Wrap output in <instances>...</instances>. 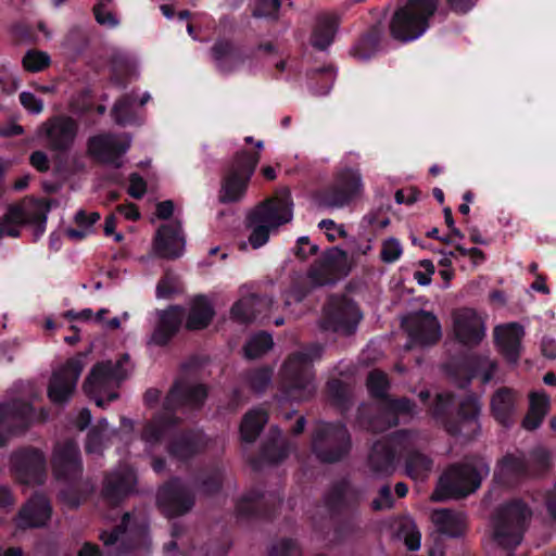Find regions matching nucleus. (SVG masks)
<instances>
[{"instance_id":"obj_1","label":"nucleus","mask_w":556,"mask_h":556,"mask_svg":"<svg viewBox=\"0 0 556 556\" xmlns=\"http://www.w3.org/2000/svg\"><path fill=\"white\" fill-rule=\"evenodd\" d=\"M204 386L189 381H178L169 391L164 402V412L150 421L142 433V440L150 448L170 438L168 452L176 458L185 459L198 452L203 445L200 433L174 434V426L178 418L172 415L178 410H192L199 408L206 399Z\"/></svg>"},{"instance_id":"obj_2","label":"nucleus","mask_w":556,"mask_h":556,"mask_svg":"<svg viewBox=\"0 0 556 556\" xmlns=\"http://www.w3.org/2000/svg\"><path fill=\"white\" fill-rule=\"evenodd\" d=\"M323 348L314 344L292 353L280 370V387L286 400L302 401L315 391L312 364L320 358Z\"/></svg>"},{"instance_id":"obj_3","label":"nucleus","mask_w":556,"mask_h":556,"mask_svg":"<svg viewBox=\"0 0 556 556\" xmlns=\"http://www.w3.org/2000/svg\"><path fill=\"white\" fill-rule=\"evenodd\" d=\"M293 217V203L288 191L256 207L249 217L252 229L249 243L253 249L264 245L273 230L289 223Z\"/></svg>"},{"instance_id":"obj_4","label":"nucleus","mask_w":556,"mask_h":556,"mask_svg":"<svg viewBox=\"0 0 556 556\" xmlns=\"http://www.w3.org/2000/svg\"><path fill=\"white\" fill-rule=\"evenodd\" d=\"M131 371L128 355H123L116 362L105 361L93 366L84 383V391L103 407L106 402L114 401L118 394L115 391L121 382Z\"/></svg>"},{"instance_id":"obj_5","label":"nucleus","mask_w":556,"mask_h":556,"mask_svg":"<svg viewBox=\"0 0 556 556\" xmlns=\"http://www.w3.org/2000/svg\"><path fill=\"white\" fill-rule=\"evenodd\" d=\"M490 472L489 465L482 459L452 466L440 478L437 489L431 495L432 501H444L452 497L466 496L475 492L481 480Z\"/></svg>"},{"instance_id":"obj_6","label":"nucleus","mask_w":556,"mask_h":556,"mask_svg":"<svg viewBox=\"0 0 556 556\" xmlns=\"http://www.w3.org/2000/svg\"><path fill=\"white\" fill-rule=\"evenodd\" d=\"M440 0H407L389 23L391 35H424L430 26Z\"/></svg>"},{"instance_id":"obj_7","label":"nucleus","mask_w":556,"mask_h":556,"mask_svg":"<svg viewBox=\"0 0 556 556\" xmlns=\"http://www.w3.org/2000/svg\"><path fill=\"white\" fill-rule=\"evenodd\" d=\"M49 206L39 200H25L21 204L11 206L0 222V239L4 237L16 238L25 224L36 226V237H40L46 229Z\"/></svg>"},{"instance_id":"obj_8","label":"nucleus","mask_w":556,"mask_h":556,"mask_svg":"<svg viewBox=\"0 0 556 556\" xmlns=\"http://www.w3.org/2000/svg\"><path fill=\"white\" fill-rule=\"evenodd\" d=\"M363 192L362 175L357 169L343 168L336 175L333 182L319 193L315 201L318 206L338 210L349 205Z\"/></svg>"},{"instance_id":"obj_9","label":"nucleus","mask_w":556,"mask_h":556,"mask_svg":"<svg viewBox=\"0 0 556 556\" xmlns=\"http://www.w3.org/2000/svg\"><path fill=\"white\" fill-rule=\"evenodd\" d=\"M529 509L520 502H513L497 513L493 522V540L505 549L520 544Z\"/></svg>"},{"instance_id":"obj_10","label":"nucleus","mask_w":556,"mask_h":556,"mask_svg":"<svg viewBox=\"0 0 556 556\" xmlns=\"http://www.w3.org/2000/svg\"><path fill=\"white\" fill-rule=\"evenodd\" d=\"M350 450V437L341 424H319L313 437V451L327 463L339 460Z\"/></svg>"},{"instance_id":"obj_11","label":"nucleus","mask_w":556,"mask_h":556,"mask_svg":"<svg viewBox=\"0 0 556 556\" xmlns=\"http://www.w3.org/2000/svg\"><path fill=\"white\" fill-rule=\"evenodd\" d=\"M258 155L248 152L238 153L229 173L226 175L219 191V201L231 203L240 201L247 190L249 180L253 175Z\"/></svg>"},{"instance_id":"obj_12","label":"nucleus","mask_w":556,"mask_h":556,"mask_svg":"<svg viewBox=\"0 0 556 556\" xmlns=\"http://www.w3.org/2000/svg\"><path fill=\"white\" fill-rule=\"evenodd\" d=\"M85 365V356L77 355L53 371L48 387V397L52 403L63 404L72 397Z\"/></svg>"},{"instance_id":"obj_13","label":"nucleus","mask_w":556,"mask_h":556,"mask_svg":"<svg viewBox=\"0 0 556 556\" xmlns=\"http://www.w3.org/2000/svg\"><path fill=\"white\" fill-rule=\"evenodd\" d=\"M453 331L462 344L476 346L485 337V316L470 307L456 309L453 313Z\"/></svg>"},{"instance_id":"obj_14","label":"nucleus","mask_w":556,"mask_h":556,"mask_svg":"<svg viewBox=\"0 0 556 556\" xmlns=\"http://www.w3.org/2000/svg\"><path fill=\"white\" fill-rule=\"evenodd\" d=\"M409 438V433L399 432L391 438H383L375 443L367 464L370 475L380 477L392 473L397 447L404 445Z\"/></svg>"},{"instance_id":"obj_15","label":"nucleus","mask_w":556,"mask_h":556,"mask_svg":"<svg viewBox=\"0 0 556 556\" xmlns=\"http://www.w3.org/2000/svg\"><path fill=\"white\" fill-rule=\"evenodd\" d=\"M361 317L358 308L353 302L343 298L331 299L326 307L323 327L327 330L350 334L354 331Z\"/></svg>"},{"instance_id":"obj_16","label":"nucleus","mask_w":556,"mask_h":556,"mask_svg":"<svg viewBox=\"0 0 556 556\" xmlns=\"http://www.w3.org/2000/svg\"><path fill=\"white\" fill-rule=\"evenodd\" d=\"M48 412L43 408L35 410L34 407L20 400L12 403H0V426L11 431L22 430L35 421H45Z\"/></svg>"},{"instance_id":"obj_17","label":"nucleus","mask_w":556,"mask_h":556,"mask_svg":"<svg viewBox=\"0 0 556 556\" xmlns=\"http://www.w3.org/2000/svg\"><path fill=\"white\" fill-rule=\"evenodd\" d=\"M130 142V137L126 135L94 136L88 142V151L100 162L119 167L122 165L119 159L129 149Z\"/></svg>"},{"instance_id":"obj_18","label":"nucleus","mask_w":556,"mask_h":556,"mask_svg":"<svg viewBox=\"0 0 556 556\" xmlns=\"http://www.w3.org/2000/svg\"><path fill=\"white\" fill-rule=\"evenodd\" d=\"M186 240L179 222L162 224L153 239L154 253L163 258H177L185 251Z\"/></svg>"},{"instance_id":"obj_19","label":"nucleus","mask_w":556,"mask_h":556,"mask_svg":"<svg viewBox=\"0 0 556 556\" xmlns=\"http://www.w3.org/2000/svg\"><path fill=\"white\" fill-rule=\"evenodd\" d=\"M412 344L428 345L441 337V327L437 317L429 312H419L403 320Z\"/></svg>"},{"instance_id":"obj_20","label":"nucleus","mask_w":556,"mask_h":556,"mask_svg":"<svg viewBox=\"0 0 556 556\" xmlns=\"http://www.w3.org/2000/svg\"><path fill=\"white\" fill-rule=\"evenodd\" d=\"M157 504L169 517L187 513L193 505L190 491L178 480H173L157 493Z\"/></svg>"},{"instance_id":"obj_21","label":"nucleus","mask_w":556,"mask_h":556,"mask_svg":"<svg viewBox=\"0 0 556 556\" xmlns=\"http://www.w3.org/2000/svg\"><path fill=\"white\" fill-rule=\"evenodd\" d=\"M53 470L60 480L72 482L83 471L78 446L73 441L59 443L53 454Z\"/></svg>"},{"instance_id":"obj_22","label":"nucleus","mask_w":556,"mask_h":556,"mask_svg":"<svg viewBox=\"0 0 556 556\" xmlns=\"http://www.w3.org/2000/svg\"><path fill=\"white\" fill-rule=\"evenodd\" d=\"M12 466L18 479L25 484L41 483L43 481L46 459L38 450H25L15 453L12 456Z\"/></svg>"},{"instance_id":"obj_23","label":"nucleus","mask_w":556,"mask_h":556,"mask_svg":"<svg viewBox=\"0 0 556 556\" xmlns=\"http://www.w3.org/2000/svg\"><path fill=\"white\" fill-rule=\"evenodd\" d=\"M495 344L501 354L511 364L520 357L525 328L518 323L497 325L493 331Z\"/></svg>"},{"instance_id":"obj_24","label":"nucleus","mask_w":556,"mask_h":556,"mask_svg":"<svg viewBox=\"0 0 556 556\" xmlns=\"http://www.w3.org/2000/svg\"><path fill=\"white\" fill-rule=\"evenodd\" d=\"M40 131L45 134L49 144L56 150H65L73 142L77 134V125L74 119L58 116L46 122Z\"/></svg>"},{"instance_id":"obj_25","label":"nucleus","mask_w":556,"mask_h":556,"mask_svg":"<svg viewBox=\"0 0 556 556\" xmlns=\"http://www.w3.org/2000/svg\"><path fill=\"white\" fill-rule=\"evenodd\" d=\"M136 484V475L131 468L121 465L104 481L103 495L110 504H117L128 495Z\"/></svg>"},{"instance_id":"obj_26","label":"nucleus","mask_w":556,"mask_h":556,"mask_svg":"<svg viewBox=\"0 0 556 556\" xmlns=\"http://www.w3.org/2000/svg\"><path fill=\"white\" fill-rule=\"evenodd\" d=\"M185 317V311L180 306H172L159 313V324L154 329L150 343L154 345H165L178 331Z\"/></svg>"},{"instance_id":"obj_27","label":"nucleus","mask_w":556,"mask_h":556,"mask_svg":"<svg viewBox=\"0 0 556 556\" xmlns=\"http://www.w3.org/2000/svg\"><path fill=\"white\" fill-rule=\"evenodd\" d=\"M437 532L448 538L460 536L466 530V517L463 513L442 508L435 509L430 516Z\"/></svg>"},{"instance_id":"obj_28","label":"nucleus","mask_w":556,"mask_h":556,"mask_svg":"<svg viewBox=\"0 0 556 556\" xmlns=\"http://www.w3.org/2000/svg\"><path fill=\"white\" fill-rule=\"evenodd\" d=\"M479 413L480 404L478 399L472 395L467 396L459 406V426L447 425V431L452 434H462L466 438L473 435L479 429Z\"/></svg>"},{"instance_id":"obj_29","label":"nucleus","mask_w":556,"mask_h":556,"mask_svg":"<svg viewBox=\"0 0 556 556\" xmlns=\"http://www.w3.org/2000/svg\"><path fill=\"white\" fill-rule=\"evenodd\" d=\"M51 508L42 495L34 496L20 511L17 525L21 528L43 526L50 518Z\"/></svg>"},{"instance_id":"obj_30","label":"nucleus","mask_w":556,"mask_h":556,"mask_svg":"<svg viewBox=\"0 0 556 556\" xmlns=\"http://www.w3.org/2000/svg\"><path fill=\"white\" fill-rule=\"evenodd\" d=\"M528 473V465L521 454L506 455L498 464L495 480L505 485L518 481Z\"/></svg>"},{"instance_id":"obj_31","label":"nucleus","mask_w":556,"mask_h":556,"mask_svg":"<svg viewBox=\"0 0 556 556\" xmlns=\"http://www.w3.org/2000/svg\"><path fill=\"white\" fill-rule=\"evenodd\" d=\"M215 312L210 300L204 295L195 296L189 305L186 327L189 330H200L208 326Z\"/></svg>"},{"instance_id":"obj_32","label":"nucleus","mask_w":556,"mask_h":556,"mask_svg":"<svg viewBox=\"0 0 556 556\" xmlns=\"http://www.w3.org/2000/svg\"><path fill=\"white\" fill-rule=\"evenodd\" d=\"M273 304L271 299L250 295L240 299L231 307V317L238 323H250L261 313V308Z\"/></svg>"},{"instance_id":"obj_33","label":"nucleus","mask_w":556,"mask_h":556,"mask_svg":"<svg viewBox=\"0 0 556 556\" xmlns=\"http://www.w3.org/2000/svg\"><path fill=\"white\" fill-rule=\"evenodd\" d=\"M516 404V393L507 388L495 392L491 400V409L495 419L504 426L510 422Z\"/></svg>"},{"instance_id":"obj_34","label":"nucleus","mask_w":556,"mask_h":556,"mask_svg":"<svg viewBox=\"0 0 556 556\" xmlns=\"http://www.w3.org/2000/svg\"><path fill=\"white\" fill-rule=\"evenodd\" d=\"M345 258V252L339 249L332 250L327 256L326 264L315 266L308 271L305 278V285H309V287L314 288L331 283L334 280L331 275V263L333 261Z\"/></svg>"},{"instance_id":"obj_35","label":"nucleus","mask_w":556,"mask_h":556,"mask_svg":"<svg viewBox=\"0 0 556 556\" xmlns=\"http://www.w3.org/2000/svg\"><path fill=\"white\" fill-rule=\"evenodd\" d=\"M417 37H361L353 48V54L361 59L367 60L376 54L380 47L387 43L388 39H394L401 45L408 43Z\"/></svg>"},{"instance_id":"obj_36","label":"nucleus","mask_w":556,"mask_h":556,"mask_svg":"<svg viewBox=\"0 0 556 556\" xmlns=\"http://www.w3.org/2000/svg\"><path fill=\"white\" fill-rule=\"evenodd\" d=\"M548 397L544 393H532L530 408L523 418L522 426L528 430L536 429L543 421L548 409Z\"/></svg>"},{"instance_id":"obj_37","label":"nucleus","mask_w":556,"mask_h":556,"mask_svg":"<svg viewBox=\"0 0 556 556\" xmlns=\"http://www.w3.org/2000/svg\"><path fill=\"white\" fill-rule=\"evenodd\" d=\"M415 414L414 404L407 399H401L396 401H389L386 403V416L388 420L383 424V427L378 428L380 417L372 421V430H384L393 425H396L397 419L395 416H413Z\"/></svg>"},{"instance_id":"obj_38","label":"nucleus","mask_w":556,"mask_h":556,"mask_svg":"<svg viewBox=\"0 0 556 556\" xmlns=\"http://www.w3.org/2000/svg\"><path fill=\"white\" fill-rule=\"evenodd\" d=\"M267 421V414L261 408L247 413L240 426L241 438L245 442H253Z\"/></svg>"},{"instance_id":"obj_39","label":"nucleus","mask_w":556,"mask_h":556,"mask_svg":"<svg viewBox=\"0 0 556 556\" xmlns=\"http://www.w3.org/2000/svg\"><path fill=\"white\" fill-rule=\"evenodd\" d=\"M115 434V431L109 427L105 419L99 421L89 433L86 443V452L88 454H101L106 446V441Z\"/></svg>"},{"instance_id":"obj_40","label":"nucleus","mask_w":556,"mask_h":556,"mask_svg":"<svg viewBox=\"0 0 556 556\" xmlns=\"http://www.w3.org/2000/svg\"><path fill=\"white\" fill-rule=\"evenodd\" d=\"M432 462L418 452L408 454L405 463L406 473L415 481H424L431 471Z\"/></svg>"},{"instance_id":"obj_41","label":"nucleus","mask_w":556,"mask_h":556,"mask_svg":"<svg viewBox=\"0 0 556 556\" xmlns=\"http://www.w3.org/2000/svg\"><path fill=\"white\" fill-rule=\"evenodd\" d=\"M213 58L217 66L223 72H230L233 66L240 61L238 53L232 49L229 41L226 39L218 40L212 50Z\"/></svg>"},{"instance_id":"obj_42","label":"nucleus","mask_w":556,"mask_h":556,"mask_svg":"<svg viewBox=\"0 0 556 556\" xmlns=\"http://www.w3.org/2000/svg\"><path fill=\"white\" fill-rule=\"evenodd\" d=\"M396 534L410 551L420 548L421 533L410 517H402L396 523Z\"/></svg>"},{"instance_id":"obj_43","label":"nucleus","mask_w":556,"mask_h":556,"mask_svg":"<svg viewBox=\"0 0 556 556\" xmlns=\"http://www.w3.org/2000/svg\"><path fill=\"white\" fill-rule=\"evenodd\" d=\"M129 520L130 515L125 514L123 517L122 526H119L110 533L103 532L101 534V540L103 541L105 546H115L112 551L109 552L110 554H121L130 549L125 545V536Z\"/></svg>"},{"instance_id":"obj_44","label":"nucleus","mask_w":556,"mask_h":556,"mask_svg":"<svg viewBox=\"0 0 556 556\" xmlns=\"http://www.w3.org/2000/svg\"><path fill=\"white\" fill-rule=\"evenodd\" d=\"M273 339L266 332H260L252 336L244 345V356L253 359L261 357L273 348Z\"/></svg>"},{"instance_id":"obj_45","label":"nucleus","mask_w":556,"mask_h":556,"mask_svg":"<svg viewBox=\"0 0 556 556\" xmlns=\"http://www.w3.org/2000/svg\"><path fill=\"white\" fill-rule=\"evenodd\" d=\"M253 17L277 21L281 8V0H251Z\"/></svg>"},{"instance_id":"obj_46","label":"nucleus","mask_w":556,"mask_h":556,"mask_svg":"<svg viewBox=\"0 0 556 556\" xmlns=\"http://www.w3.org/2000/svg\"><path fill=\"white\" fill-rule=\"evenodd\" d=\"M112 116L115 123L122 126L137 123V115L134 111L132 101L129 96L123 97L114 104L112 109Z\"/></svg>"},{"instance_id":"obj_47","label":"nucleus","mask_w":556,"mask_h":556,"mask_svg":"<svg viewBox=\"0 0 556 556\" xmlns=\"http://www.w3.org/2000/svg\"><path fill=\"white\" fill-rule=\"evenodd\" d=\"M290 445L281 437L279 430H275L271 441L264 448V456L273 463H278L287 457Z\"/></svg>"},{"instance_id":"obj_48","label":"nucleus","mask_w":556,"mask_h":556,"mask_svg":"<svg viewBox=\"0 0 556 556\" xmlns=\"http://www.w3.org/2000/svg\"><path fill=\"white\" fill-rule=\"evenodd\" d=\"M339 25L340 17L336 13H320L315 20L314 35H334Z\"/></svg>"},{"instance_id":"obj_49","label":"nucleus","mask_w":556,"mask_h":556,"mask_svg":"<svg viewBox=\"0 0 556 556\" xmlns=\"http://www.w3.org/2000/svg\"><path fill=\"white\" fill-rule=\"evenodd\" d=\"M50 64V56L42 51L30 50L23 58V65L29 72H40Z\"/></svg>"},{"instance_id":"obj_50","label":"nucleus","mask_w":556,"mask_h":556,"mask_svg":"<svg viewBox=\"0 0 556 556\" xmlns=\"http://www.w3.org/2000/svg\"><path fill=\"white\" fill-rule=\"evenodd\" d=\"M403 253L400 241L393 237L382 241L380 257L384 263L397 261Z\"/></svg>"},{"instance_id":"obj_51","label":"nucleus","mask_w":556,"mask_h":556,"mask_svg":"<svg viewBox=\"0 0 556 556\" xmlns=\"http://www.w3.org/2000/svg\"><path fill=\"white\" fill-rule=\"evenodd\" d=\"M273 371L269 368H260L248 376V383L256 392H262L271 381Z\"/></svg>"},{"instance_id":"obj_52","label":"nucleus","mask_w":556,"mask_h":556,"mask_svg":"<svg viewBox=\"0 0 556 556\" xmlns=\"http://www.w3.org/2000/svg\"><path fill=\"white\" fill-rule=\"evenodd\" d=\"M387 376L378 370H374L369 374L367 379V387L369 392L376 397H383L388 389Z\"/></svg>"},{"instance_id":"obj_53","label":"nucleus","mask_w":556,"mask_h":556,"mask_svg":"<svg viewBox=\"0 0 556 556\" xmlns=\"http://www.w3.org/2000/svg\"><path fill=\"white\" fill-rule=\"evenodd\" d=\"M301 548L294 540L285 539L273 546L269 556H301Z\"/></svg>"},{"instance_id":"obj_54","label":"nucleus","mask_w":556,"mask_h":556,"mask_svg":"<svg viewBox=\"0 0 556 556\" xmlns=\"http://www.w3.org/2000/svg\"><path fill=\"white\" fill-rule=\"evenodd\" d=\"M178 290V281L175 276L166 275L156 287L157 298H168Z\"/></svg>"},{"instance_id":"obj_55","label":"nucleus","mask_w":556,"mask_h":556,"mask_svg":"<svg viewBox=\"0 0 556 556\" xmlns=\"http://www.w3.org/2000/svg\"><path fill=\"white\" fill-rule=\"evenodd\" d=\"M21 104L28 112L33 114H39L43 110V102L41 99L37 98L34 93L28 91H23L20 94Z\"/></svg>"},{"instance_id":"obj_56","label":"nucleus","mask_w":556,"mask_h":556,"mask_svg":"<svg viewBox=\"0 0 556 556\" xmlns=\"http://www.w3.org/2000/svg\"><path fill=\"white\" fill-rule=\"evenodd\" d=\"M318 226L326 231L328 239L331 241L338 238H345L348 235L344 226L336 224L332 219H323Z\"/></svg>"},{"instance_id":"obj_57","label":"nucleus","mask_w":556,"mask_h":556,"mask_svg":"<svg viewBox=\"0 0 556 556\" xmlns=\"http://www.w3.org/2000/svg\"><path fill=\"white\" fill-rule=\"evenodd\" d=\"M318 247L309 241L307 237H300L296 241L295 255L304 261L308 256L316 254Z\"/></svg>"},{"instance_id":"obj_58","label":"nucleus","mask_w":556,"mask_h":556,"mask_svg":"<svg viewBox=\"0 0 556 556\" xmlns=\"http://www.w3.org/2000/svg\"><path fill=\"white\" fill-rule=\"evenodd\" d=\"M93 13L97 22L101 25L116 26L118 24V20L115 15L106 10L102 3L93 8Z\"/></svg>"},{"instance_id":"obj_59","label":"nucleus","mask_w":556,"mask_h":556,"mask_svg":"<svg viewBox=\"0 0 556 556\" xmlns=\"http://www.w3.org/2000/svg\"><path fill=\"white\" fill-rule=\"evenodd\" d=\"M147 191V184L138 174H131L129 177L128 193L136 199H140Z\"/></svg>"},{"instance_id":"obj_60","label":"nucleus","mask_w":556,"mask_h":556,"mask_svg":"<svg viewBox=\"0 0 556 556\" xmlns=\"http://www.w3.org/2000/svg\"><path fill=\"white\" fill-rule=\"evenodd\" d=\"M392 506V495L390 488L384 485L379 491V496L372 501V508L381 510Z\"/></svg>"},{"instance_id":"obj_61","label":"nucleus","mask_w":556,"mask_h":556,"mask_svg":"<svg viewBox=\"0 0 556 556\" xmlns=\"http://www.w3.org/2000/svg\"><path fill=\"white\" fill-rule=\"evenodd\" d=\"M100 219V214L97 212L86 213L84 211H79L75 215V222L78 224L80 228L88 227L91 230V227L94 223Z\"/></svg>"},{"instance_id":"obj_62","label":"nucleus","mask_w":556,"mask_h":556,"mask_svg":"<svg viewBox=\"0 0 556 556\" xmlns=\"http://www.w3.org/2000/svg\"><path fill=\"white\" fill-rule=\"evenodd\" d=\"M495 369H496V363L494 361L485 358L481 363V369L479 371V375L481 376V380L483 383H488L491 381Z\"/></svg>"},{"instance_id":"obj_63","label":"nucleus","mask_w":556,"mask_h":556,"mask_svg":"<svg viewBox=\"0 0 556 556\" xmlns=\"http://www.w3.org/2000/svg\"><path fill=\"white\" fill-rule=\"evenodd\" d=\"M307 293V290H304L303 288L299 287V286H294L292 287L287 293H286V299H285V303L286 305H291L292 302H300L304 299V296L306 295Z\"/></svg>"},{"instance_id":"obj_64","label":"nucleus","mask_w":556,"mask_h":556,"mask_svg":"<svg viewBox=\"0 0 556 556\" xmlns=\"http://www.w3.org/2000/svg\"><path fill=\"white\" fill-rule=\"evenodd\" d=\"M31 165L40 172H45L49 167L48 157L43 152L36 151L30 156Z\"/></svg>"}]
</instances>
